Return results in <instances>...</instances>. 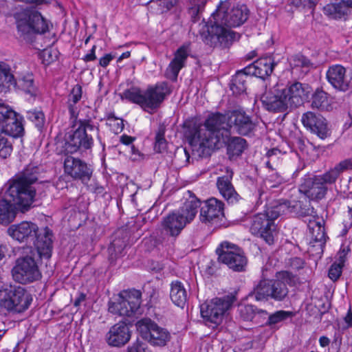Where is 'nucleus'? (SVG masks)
I'll list each match as a JSON object with an SVG mask.
<instances>
[{
	"instance_id": "obj_1",
	"label": "nucleus",
	"mask_w": 352,
	"mask_h": 352,
	"mask_svg": "<svg viewBox=\"0 0 352 352\" xmlns=\"http://www.w3.org/2000/svg\"><path fill=\"white\" fill-rule=\"evenodd\" d=\"M256 123L242 110L223 114H210L202 124L188 126L186 138L199 157L207 156L214 149L222 148L229 140L232 129L241 135H248L256 129Z\"/></svg>"
},
{
	"instance_id": "obj_2",
	"label": "nucleus",
	"mask_w": 352,
	"mask_h": 352,
	"mask_svg": "<svg viewBox=\"0 0 352 352\" xmlns=\"http://www.w3.org/2000/svg\"><path fill=\"white\" fill-rule=\"evenodd\" d=\"M249 16V10L245 5L232 6L229 0L220 1L212 14L208 27L210 40L216 45L228 47L239 35L231 30L243 24Z\"/></svg>"
},
{
	"instance_id": "obj_3",
	"label": "nucleus",
	"mask_w": 352,
	"mask_h": 352,
	"mask_svg": "<svg viewBox=\"0 0 352 352\" xmlns=\"http://www.w3.org/2000/svg\"><path fill=\"white\" fill-rule=\"evenodd\" d=\"M310 92L308 85L299 82H289L287 85L277 84L265 92L261 100L267 110L284 112L289 108H296L302 104L309 98Z\"/></svg>"
},
{
	"instance_id": "obj_4",
	"label": "nucleus",
	"mask_w": 352,
	"mask_h": 352,
	"mask_svg": "<svg viewBox=\"0 0 352 352\" xmlns=\"http://www.w3.org/2000/svg\"><path fill=\"white\" fill-rule=\"evenodd\" d=\"M300 203L287 200H276L271 203L264 211L254 215L250 227V232L263 239L266 243L272 245L276 236V226L274 220L283 214L296 212Z\"/></svg>"
},
{
	"instance_id": "obj_5",
	"label": "nucleus",
	"mask_w": 352,
	"mask_h": 352,
	"mask_svg": "<svg viewBox=\"0 0 352 352\" xmlns=\"http://www.w3.org/2000/svg\"><path fill=\"white\" fill-rule=\"evenodd\" d=\"M43 170L41 166L34 164L27 165L18 175L5 184L7 195L24 209L32 206L36 200L38 181Z\"/></svg>"
},
{
	"instance_id": "obj_6",
	"label": "nucleus",
	"mask_w": 352,
	"mask_h": 352,
	"mask_svg": "<svg viewBox=\"0 0 352 352\" xmlns=\"http://www.w3.org/2000/svg\"><path fill=\"white\" fill-rule=\"evenodd\" d=\"M8 234L20 243L32 242L41 257L49 258L52 251V233L47 228L38 232V226L30 221L13 224L8 229Z\"/></svg>"
},
{
	"instance_id": "obj_7",
	"label": "nucleus",
	"mask_w": 352,
	"mask_h": 352,
	"mask_svg": "<svg viewBox=\"0 0 352 352\" xmlns=\"http://www.w3.org/2000/svg\"><path fill=\"white\" fill-rule=\"evenodd\" d=\"M170 86L166 82H158L148 85L145 90L132 87L120 94L121 98L140 105L144 111L159 108L165 98L171 93Z\"/></svg>"
},
{
	"instance_id": "obj_8",
	"label": "nucleus",
	"mask_w": 352,
	"mask_h": 352,
	"mask_svg": "<svg viewBox=\"0 0 352 352\" xmlns=\"http://www.w3.org/2000/svg\"><path fill=\"white\" fill-rule=\"evenodd\" d=\"M275 277L274 279H264L259 282L253 292L256 300L273 299L275 301H283L286 298L289 293L287 283L291 280L290 273L279 272Z\"/></svg>"
},
{
	"instance_id": "obj_9",
	"label": "nucleus",
	"mask_w": 352,
	"mask_h": 352,
	"mask_svg": "<svg viewBox=\"0 0 352 352\" xmlns=\"http://www.w3.org/2000/svg\"><path fill=\"white\" fill-rule=\"evenodd\" d=\"M79 126L72 135H69L63 146V151L67 154H73L80 149L87 150L91 148L94 140L91 134L87 131L94 133L99 139V129L90 120H80Z\"/></svg>"
},
{
	"instance_id": "obj_10",
	"label": "nucleus",
	"mask_w": 352,
	"mask_h": 352,
	"mask_svg": "<svg viewBox=\"0 0 352 352\" xmlns=\"http://www.w3.org/2000/svg\"><path fill=\"white\" fill-rule=\"evenodd\" d=\"M32 300L31 295L23 287L6 285L0 289V307L9 312H23Z\"/></svg>"
},
{
	"instance_id": "obj_11",
	"label": "nucleus",
	"mask_w": 352,
	"mask_h": 352,
	"mask_svg": "<svg viewBox=\"0 0 352 352\" xmlns=\"http://www.w3.org/2000/svg\"><path fill=\"white\" fill-rule=\"evenodd\" d=\"M233 298H215L201 306V315L208 327H216L223 320L225 314L231 307Z\"/></svg>"
},
{
	"instance_id": "obj_12",
	"label": "nucleus",
	"mask_w": 352,
	"mask_h": 352,
	"mask_svg": "<svg viewBox=\"0 0 352 352\" xmlns=\"http://www.w3.org/2000/svg\"><path fill=\"white\" fill-rule=\"evenodd\" d=\"M141 304V293L136 289L122 291L115 302L109 303V311L119 316H131L136 313Z\"/></svg>"
},
{
	"instance_id": "obj_13",
	"label": "nucleus",
	"mask_w": 352,
	"mask_h": 352,
	"mask_svg": "<svg viewBox=\"0 0 352 352\" xmlns=\"http://www.w3.org/2000/svg\"><path fill=\"white\" fill-rule=\"evenodd\" d=\"M16 27L22 35L45 33L47 24L40 12L33 9H26L16 15Z\"/></svg>"
},
{
	"instance_id": "obj_14",
	"label": "nucleus",
	"mask_w": 352,
	"mask_h": 352,
	"mask_svg": "<svg viewBox=\"0 0 352 352\" xmlns=\"http://www.w3.org/2000/svg\"><path fill=\"white\" fill-rule=\"evenodd\" d=\"M220 262L236 272L245 270L248 260L243 251L234 244L224 242L217 249Z\"/></svg>"
},
{
	"instance_id": "obj_15",
	"label": "nucleus",
	"mask_w": 352,
	"mask_h": 352,
	"mask_svg": "<svg viewBox=\"0 0 352 352\" xmlns=\"http://www.w3.org/2000/svg\"><path fill=\"white\" fill-rule=\"evenodd\" d=\"M138 331L142 337L155 346H164L170 338V333L158 326L151 319L143 318L136 323Z\"/></svg>"
},
{
	"instance_id": "obj_16",
	"label": "nucleus",
	"mask_w": 352,
	"mask_h": 352,
	"mask_svg": "<svg viewBox=\"0 0 352 352\" xmlns=\"http://www.w3.org/2000/svg\"><path fill=\"white\" fill-rule=\"evenodd\" d=\"M12 272L13 278L21 284L33 283L42 276L35 260L29 256L18 258Z\"/></svg>"
},
{
	"instance_id": "obj_17",
	"label": "nucleus",
	"mask_w": 352,
	"mask_h": 352,
	"mask_svg": "<svg viewBox=\"0 0 352 352\" xmlns=\"http://www.w3.org/2000/svg\"><path fill=\"white\" fill-rule=\"evenodd\" d=\"M64 153H65L64 151ZM64 159V172L74 179H79L83 183L90 180L92 175V169L84 161L79 158L74 157L68 154Z\"/></svg>"
},
{
	"instance_id": "obj_18",
	"label": "nucleus",
	"mask_w": 352,
	"mask_h": 352,
	"mask_svg": "<svg viewBox=\"0 0 352 352\" xmlns=\"http://www.w3.org/2000/svg\"><path fill=\"white\" fill-rule=\"evenodd\" d=\"M295 213H298L302 217H310L308 227L311 234V237L314 241L319 243V245L322 249L325 244L327 237L323 226L324 221L322 219L319 220L316 211L310 206L307 208L302 209L299 212L296 210Z\"/></svg>"
},
{
	"instance_id": "obj_19",
	"label": "nucleus",
	"mask_w": 352,
	"mask_h": 352,
	"mask_svg": "<svg viewBox=\"0 0 352 352\" xmlns=\"http://www.w3.org/2000/svg\"><path fill=\"white\" fill-rule=\"evenodd\" d=\"M4 189L3 195L0 199V224L8 226L14 221L19 211L25 212L28 211L32 206L24 209L21 205L7 195L6 186H4Z\"/></svg>"
},
{
	"instance_id": "obj_20",
	"label": "nucleus",
	"mask_w": 352,
	"mask_h": 352,
	"mask_svg": "<svg viewBox=\"0 0 352 352\" xmlns=\"http://www.w3.org/2000/svg\"><path fill=\"white\" fill-rule=\"evenodd\" d=\"M301 122L307 130L317 135L322 140L330 135L326 120L319 114L307 111L302 114Z\"/></svg>"
},
{
	"instance_id": "obj_21",
	"label": "nucleus",
	"mask_w": 352,
	"mask_h": 352,
	"mask_svg": "<svg viewBox=\"0 0 352 352\" xmlns=\"http://www.w3.org/2000/svg\"><path fill=\"white\" fill-rule=\"evenodd\" d=\"M224 204L214 197L206 200L200 208L199 219L202 223H213L223 217Z\"/></svg>"
},
{
	"instance_id": "obj_22",
	"label": "nucleus",
	"mask_w": 352,
	"mask_h": 352,
	"mask_svg": "<svg viewBox=\"0 0 352 352\" xmlns=\"http://www.w3.org/2000/svg\"><path fill=\"white\" fill-rule=\"evenodd\" d=\"M326 76L329 83L336 89L346 91L349 89L351 78L346 74V69L339 64L329 67Z\"/></svg>"
},
{
	"instance_id": "obj_23",
	"label": "nucleus",
	"mask_w": 352,
	"mask_h": 352,
	"mask_svg": "<svg viewBox=\"0 0 352 352\" xmlns=\"http://www.w3.org/2000/svg\"><path fill=\"white\" fill-rule=\"evenodd\" d=\"M301 193L304 194L309 199L320 201L324 198L328 188L323 184L317 177L305 178L299 188Z\"/></svg>"
},
{
	"instance_id": "obj_24",
	"label": "nucleus",
	"mask_w": 352,
	"mask_h": 352,
	"mask_svg": "<svg viewBox=\"0 0 352 352\" xmlns=\"http://www.w3.org/2000/svg\"><path fill=\"white\" fill-rule=\"evenodd\" d=\"M190 52V43H184L176 50L174 58L169 63L166 71V76L168 78L172 80H177L180 70L185 67Z\"/></svg>"
},
{
	"instance_id": "obj_25",
	"label": "nucleus",
	"mask_w": 352,
	"mask_h": 352,
	"mask_svg": "<svg viewBox=\"0 0 352 352\" xmlns=\"http://www.w3.org/2000/svg\"><path fill=\"white\" fill-rule=\"evenodd\" d=\"M188 224L189 223L185 221L182 214L175 210L165 216L160 225L163 233L176 238Z\"/></svg>"
},
{
	"instance_id": "obj_26",
	"label": "nucleus",
	"mask_w": 352,
	"mask_h": 352,
	"mask_svg": "<svg viewBox=\"0 0 352 352\" xmlns=\"http://www.w3.org/2000/svg\"><path fill=\"white\" fill-rule=\"evenodd\" d=\"M131 332L125 322H120L112 326L107 333L105 339L109 345L122 346L129 341Z\"/></svg>"
},
{
	"instance_id": "obj_27",
	"label": "nucleus",
	"mask_w": 352,
	"mask_h": 352,
	"mask_svg": "<svg viewBox=\"0 0 352 352\" xmlns=\"http://www.w3.org/2000/svg\"><path fill=\"white\" fill-rule=\"evenodd\" d=\"M275 65L276 63L271 56L263 57L245 67L244 72L251 76L265 78L272 73Z\"/></svg>"
},
{
	"instance_id": "obj_28",
	"label": "nucleus",
	"mask_w": 352,
	"mask_h": 352,
	"mask_svg": "<svg viewBox=\"0 0 352 352\" xmlns=\"http://www.w3.org/2000/svg\"><path fill=\"white\" fill-rule=\"evenodd\" d=\"M184 201L182 206L177 210L182 217L190 223L195 218L198 208H201L200 200L191 191L188 190L184 195Z\"/></svg>"
},
{
	"instance_id": "obj_29",
	"label": "nucleus",
	"mask_w": 352,
	"mask_h": 352,
	"mask_svg": "<svg viewBox=\"0 0 352 352\" xmlns=\"http://www.w3.org/2000/svg\"><path fill=\"white\" fill-rule=\"evenodd\" d=\"M232 172L226 175L219 177L217 180V186L219 193L228 203L233 204L239 201L240 196L232 184Z\"/></svg>"
},
{
	"instance_id": "obj_30",
	"label": "nucleus",
	"mask_w": 352,
	"mask_h": 352,
	"mask_svg": "<svg viewBox=\"0 0 352 352\" xmlns=\"http://www.w3.org/2000/svg\"><path fill=\"white\" fill-rule=\"evenodd\" d=\"M22 121L23 117L16 112V116L9 117L6 122L0 126L1 133L12 138L22 136L24 133Z\"/></svg>"
},
{
	"instance_id": "obj_31",
	"label": "nucleus",
	"mask_w": 352,
	"mask_h": 352,
	"mask_svg": "<svg viewBox=\"0 0 352 352\" xmlns=\"http://www.w3.org/2000/svg\"><path fill=\"white\" fill-rule=\"evenodd\" d=\"M350 8H352V0H334L326 5L323 11L326 15L336 19L346 14Z\"/></svg>"
},
{
	"instance_id": "obj_32",
	"label": "nucleus",
	"mask_w": 352,
	"mask_h": 352,
	"mask_svg": "<svg viewBox=\"0 0 352 352\" xmlns=\"http://www.w3.org/2000/svg\"><path fill=\"white\" fill-rule=\"evenodd\" d=\"M286 182V179L278 173H272L266 179H260L256 181L258 186L257 188L258 197L260 198L265 190L268 188H276L283 183Z\"/></svg>"
},
{
	"instance_id": "obj_33",
	"label": "nucleus",
	"mask_w": 352,
	"mask_h": 352,
	"mask_svg": "<svg viewBox=\"0 0 352 352\" xmlns=\"http://www.w3.org/2000/svg\"><path fill=\"white\" fill-rule=\"evenodd\" d=\"M170 297L177 307L183 308L186 303L188 294L184 285L179 281L171 283Z\"/></svg>"
},
{
	"instance_id": "obj_34",
	"label": "nucleus",
	"mask_w": 352,
	"mask_h": 352,
	"mask_svg": "<svg viewBox=\"0 0 352 352\" xmlns=\"http://www.w3.org/2000/svg\"><path fill=\"white\" fill-rule=\"evenodd\" d=\"M82 87L77 84L71 90L67 99V107L72 118L76 119L79 112L78 102L82 98Z\"/></svg>"
},
{
	"instance_id": "obj_35",
	"label": "nucleus",
	"mask_w": 352,
	"mask_h": 352,
	"mask_svg": "<svg viewBox=\"0 0 352 352\" xmlns=\"http://www.w3.org/2000/svg\"><path fill=\"white\" fill-rule=\"evenodd\" d=\"M16 81L11 73L8 64L0 61V92H6L11 85H16Z\"/></svg>"
},
{
	"instance_id": "obj_36",
	"label": "nucleus",
	"mask_w": 352,
	"mask_h": 352,
	"mask_svg": "<svg viewBox=\"0 0 352 352\" xmlns=\"http://www.w3.org/2000/svg\"><path fill=\"white\" fill-rule=\"evenodd\" d=\"M251 75L244 72V68L242 70L238 71L232 76L230 84V88L232 93L235 95H240L244 93L246 89L245 83L247 79Z\"/></svg>"
},
{
	"instance_id": "obj_37",
	"label": "nucleus",
	"mask_w": 352,
	"mask_h": 352,
	"mask_svg": "<svg viewBox=\"0 0 352 352\" xmlns=\"http://www.w3.org/2000/svg\"><path fill=\"white\" fill-rule=\"evenodd\" d=\"M311 107L320 110L329 111L331 108V99L327 93L322 90H316L312 96Z\"/></svg>"
},
{
	"instance_id": "obj_38",
	"label": "nucleus",
	"mask_w": 352,
	"mask_h": 352,
	"mask_svg": "<svg viewBox=\"0 0 352 352\" xmlns=\"http://www.w3.org/2000/svg\"><path fill=\"white\" fill-rule=\"evenodd\" d=\"M227 145L228 153L232 156H239L246 148V140L240 137L229 138V140L223 145Z\"/></svg>"
},
{
	"instance_id": "obj_39",
	"label": "nucleus",
	"mask_w": 352,
	"mask_h": 352,
	"mask_svg": "<svg viewBox=\"0 0 352 352\" xmlns=\"http://www.w3.org/2000/svg\"><path fill=\"white\" fill-rule=\"evenodd\" d=\"M237 311L239 317L245 320H252L256 313L261 315H267V312L265 310L257 309L252 305L240 304L238 306Z\"/></svg>"
},
{
	"instance_id": "obj_40",
	"label": "nucleus",
	"mask_w": 352,
	"mask_h": 352,
	"mask_svg": "<svg viewBox=\"0 0 352 352\" xmlns=\"http://www.w3.org/2000/svg\"><path fill=\"white\" fill-rule=\"evenodd\" d=\"M18 85L21 89L31 96L37 94V89L34 85V78L32 74H27L18 80Z\"/></svg>"
},
{
	"instance_id": "obj_41",
	"label": "nucleus",
	"mask_w": 352,
	"mask_h": 352,
	"mask_svg": "<svg viewBox=\"0 0 352 352\" xmlns=\"http://www.w3.org/2000/svg\"><path fill=\"white\" fill-rule=\"evenodd\" d=\"M177 0H151V8L155 10L156 14L166 12L177 3Z\"/></svg>"
},
{
	"instance_id": "obj_42",
	"label": "nucleus",
	"mask_w": 352,
	"mask_h": 352,
	"mask_svg": "<svg viewBox=\"0 0 352 352\" xmlns=\"http://www.w3.org/2000/svg\"><path fill=\"white\" fill-rule=\"evenodd\" d=\"M294 314L292 311L284 310L277 311L268 316V320L265 324L273 327L276 324L294 316Z\"/></svg>"
},
{
	"instance_id": "obj_43",
	"label": "nucleus",
	"mask_w": 352,
	"mask_h": 352,
	"mask_svg": "<svg viewBox=\"0 0 352 352\" xmlns=\"http://www.w3.org/2000/svg\"><path fill=\"white\" fill-rule=\"evenodd\" d=\"M126 247V241L123 239H117L113 240L108 248V252L111 259L116 258L122 255Z\"/></svg>"
},
{
	"instance_id": "obj_44",
	"label": "nucleus",
	"mask_w": 352,
	"mask_h": 352,
	"mask_svg": "<svg viewBox=\"0 0 352 352\" xmlns=\"http://www.w3.org/2000/svg\"><path fill=\"white\" fill-rule=\"evenodd\" d=\"M26 118L34 123L39 131H41L45 124V116L43 111L36 109L28 111Z\"/></svg>"
},
{
	"instance_id": "obj_45",
	"label": "nucleus",
	"mask_w": 352,
	"mask_h": 352,
	"mask_svg": "<svg viewBox=\"0 0 352 352\" xmlns=\"http://www.w3.org/2000/svg\"><path fill=\"white\" fill-rule=\"evenodd\" d=\"M107 125L116 134L121 133L124 129L123 120L116 117L113 113L107 116Z\"/></svg>"
},
{
	"instance_id": "obj_46",
	"label": "nucleus",
	"mask_w": 352,
	"mask_h": 352,
	"mask_svg": "<svg viewBox=\"0 0 352 352\" xmlns=\"http://www.w3.org/2000/svg\"><path fill=\"white\" fill-rule=\"evenodd\" d=\"M338 171L334 168L330 169L329 171L322 175H316L320 182L327 186V184H331L336 182L339 177Z\"/></svg>"
},
{
	"instance_id": "obj_47",
	"label": "nucleus",
	"mask_w": 352,
	"mask_h": 352,
	"mask_svg": "<svg viewBox=\"0 0 352 352\" xmlns=\"http://www.w3.org/2000/svg\"><path fill=\"white\" fill-rule=\"evenodd\" d=\"M164 131L160 129L155 136V150L158 153H162L166 148V140L164 138Z\"/></svg>"
},
{
	"instance_id": "obj_48",
	"label": "nucleus",
	"mask_w": 352,
	"mask_h": 352,
	"mask_svg": "<svg viewBox=\"0 0 352 352\" xmlns=\"http://www.w3.org/2000/svg\"><path fill=\"white\" fill-rule=\"evenodd\" d=\"M11 116H16V111L8 105L0 102V126Z\"/></svg>"
},
{
	"instance_id": "obj_49",
	"label": "nucleus",
	"mask_w": 352,
	"mask_h": 352,
	"mask_svg": "<svg viewBox=\"0 0 352 352\" xmlns=\"http://www.w3.org/2000/svg\"><path fill=\"white\" fill-rule=\"evenodd\" d=\"M342 263H333L329 270V278L333 281H336L342 274Z\"/></svg>"
},
{
	"instance_id": "obj_50",
	"label": "nucleus",
	"mask_w": 352,
	"mask_h": 352,
	"mask_svg": "<svg viewBox=\"0 0 352 352\" xmlns=\"http://www.w3.org/2000/svg\"><path fill=\"white\" fill-rule=\"evenodd\" d=\"M291 64L294 67H307L310 65L309 60L302 54L292 57Z\"/></svg>"
},
{
	"instance_id": "obj_51",
	"label": "nucleus",
	"mask_w": 352,
	"mask_h": 352,
	"mask_svg": "<svg viewBox=\"0 0 352 352\" xmlns=\"http://www.w3.org/2000/svg\"><path fill=\"white\" fill-rule=\"evenodd\" d=\"M128 352H150L145 342L137 340L128 347Z\"/></svg>"
},
{
	"instance_id": "obj_52",
	"label": "nucleus",
	"mask_w": 352,
	"mask_h": 352,
	"mask_svg": "<svg viewBox=\"0 0 352 352\" xmlns=\"http://www.w3.org/2000/svg\"><path fill=\"white\" fill-rule=\"evenodd\" d=\"M292 4L296 8H314L317 4V0H292Z\"/></svg>"
},
{
	"instance_id": "obj_53",
	"label": "nucleus",
	"mask_w": 352,
	"mask_h": 352,
	"mask_svg": "<svg viewBox=\"0 0 352 352\" xmlns=\"http://www.w3.org/2000/svg\"><path fill=\"white\" fill-rule=\"evenodd\" d=\"M334 168L337 169L340 175L343 171L352 168V162L351 160H343L338 164Z\"/></svg>"
},
{
	"instance_id": "obj_54",
	"label": "nucleus",
	"mask_w": 352,
	"mask_h": 352,
	"mask_svg": "<svg viewBox=\"0 0 352 352\" xmlns=\"http://www.w3.org/2000/svg\"><path fill=\"white\" fill-rule=\"evenodd\" d=\"M344 324L342 326V330L352 327V311L349 308L346 316L344 317Z\"/></svg>"
},
{
	"instance_id": "obj_55",
	"label": "nucleus",
	"mask_w": 352,
	"mask_h": 352,
	"mask_svg": "<svg viewBox=\"0 0 352 352\" xmlns=\"http://www.w3.org/2000/svg\"><path fill=\"white\" fill-rule=\"evenodd\" d=\"M115 58L112 54H107L99 59V65L102 67H107L109 63Z\"/></svg>"
},
{
	"instance_id": "obj_56",
	"label": "nucleus",
	"mask_w": 352,
	"mask_h": 352,
	"mask_svg": "<svg viewBox=\"0 0 352 352\" xmlns=\"http://www.w3.org/2000/svg\"><path fill=\"white\" fill-rule=\"evenodd\" d=\"M96 45H94L92 47V48L91 49L89 53H88L87 54H86L83 58H82V60L85 62H89V61H93L94 60L96 59Z\"/></svg>"
},
{
	"instance_id": "obj_57",
	"label": "nucleus",
	"mask_w": 352,
	"mask_h": 352,
	"mask_svg": "<svg viewBox=\"0 0 352 352\" xmlns=\"http://www.w3.org/2000/svg\"><path fill=\"white\" fill-rule=\"evenodd\" d=\"M86 300V294L83 293H78V296H76L74 302V305L75 307H79L82 304V302H85Z\"/></svg>"
},
{
	"instance_id": "obj_58",
	"label": "nucleus",
	"mask_w": 352,
	"mask_h": 352,
	"mask_svg": "<svg viewBox=\"0 0 352 352\" xmlns=\"http://www.w3.org/2000/svg\"><path fill=\"white\" fill-rule=\"evenodd\" d=\"M207 1L208 0H194L195 8H192V10H196L197 12H199L204 8Z\"/></svg>"
},
{
	"instance_id": "obj_59",
	"label": "nucleus",
	"mask_w": 352,
	"mask_h": 352,
	"mask_svg": "<svg viewBox=\"0 0 352 352\" xmlns=\"http://www.w3.org/2000/svg\"><path fill=\"white\" fill-rule=\"evenodd\" d=\"M135 140V138H133L131 136L127 135H122L120 137V142L125 145H130L133 143V142Z\"/></svg>"
},
{
	"instance_id": "obj_60",
	"label": "nucleus",
	"mask_w": 352,
	"mask_h": 352,
	"mask_svg": "<svg viewBox=\"0 0 352 352\" xmlns=\"http://www.w3.org/2000/svg\"><path fill=\"white\" fill-rule=\"evenodd\" d=\"M43 57L45 58V60L47 61V63L49 64L51 62L54 61V58H52V54L51 51L45 50L43 52Z\"/></svg>"
},
{
	"instance_id": "obj_61",
	"label": "nucleus",
	"mask_w": 352,
	"mask_h": 352,
	"mask_svg": "<svg viewBox=\"0 0 352 352\" xmlns=\"http://www.w3.org/2000/svg\"><path fill=\"white\" fill-rule=\"evenodd\" d=\"M320 345L322 347L327 346L330 343V340L326 336H321L319 339Z\"/></svg>"
},
{
	"instance_id": "obj_62",
	"label": "nucleus",
	"mask_w": 352,
	"mask_h": 352,
	"mask_svg": "<svg viewBox=\"0 0 352 352\" xmlns=\"http://www.w3.org/2000/svg\"><path fill=\"white\" fill-rule=\"evenodd\" d=\"M131 56V52H125L124 53H122L118 58V60H117V62L118 63H120L122 62V60L123 59H125V58H129Z\"/></svg>"
},
{
	"instance_id": "obj_63",
	"label": "nucleus",
	"mask_w": 352,
	"mask_h": 352,
	"mask_svg": "<svg viewBox=\"0 0 352 352\" xmlns=\"http://www.w3.org/2000/svg\"><path fill=\"white\" fill-rule=\"evenodd\" d=\"M276 151H277V150H274V149H272V150H271V151H269L267 152V155H268V156H271V155H272L275 154V153H276Z\"/></svg>"
},
{
	"instance_id": "obj_64",
	"label": "nucleus",
	"mask_w": 352,
	"mask_h": 352,
	"mask_svg": "<svg viewBox=\"0 0 352 352\" xmlns=\"http://www.w3.org/2000/svg\"><path fill=\"white\" fill-rule=\"evenodd\" d=\"M349 228L346 226L344 227V229L342 230V235H346L348 232Z\"/></svg>"
}]
</instances>
